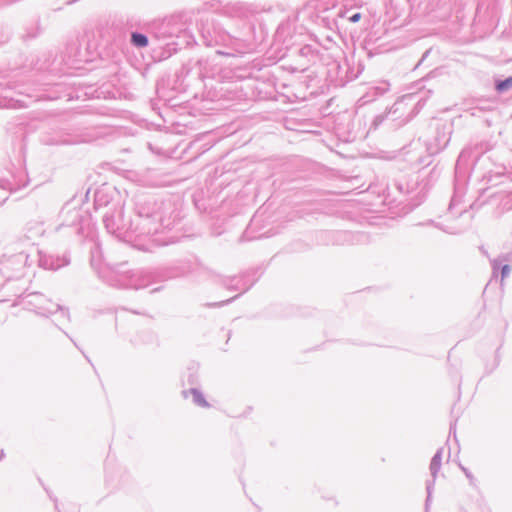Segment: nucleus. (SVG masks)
I'll use <instances>...</instances> for the list:
<instances>
[{
	"mask_svg": "<svg viewBox=\"0 0 512 512\" xmlns=\"http://www.w3.org/2000/svg\"><path fill=\"white\" fill-rule=\"evenodd\" d=\"M132 42L136 46L145 47L148 44V39L143 34L134 33L132 34Z\"/></svg>",
	"mask_w": 512,
	"mask_h": 512,
	"instance_id": "f257e3e1",
	"label": "nucleus"
},
{
	"mask_svg": "<svg viewBox=\"0 0 512 512\" xmlns=\"http://www.w3.org/2000/svg\"><path fill=\"white\" fill-rule=\"evenodd\" d=\"M191 393L193 395L195 403H197L198 405L203 406V407L208 406L206 400L203 398V396L198 391L192 390Z\"/></svg>",
	"mask_w": 512,
	"mask_h": 512,
	"instance_id": "f03ea898",
	"label": "nucleus"
},
{
	"mask_svg": "<svg viewBox=\"0 0 512 512\" xmlns=\"http://www.w3.org/2000/svg\"><path fill=\"white\" fill-rule=\"evenodd\" d=\"M511 86H512V77L498 83L497 90L502 92V91L509 89Z\"/></svg>",
	"mask_w": 512,
	"mask_h": 512,
	"instance_id": "7ed1b4c3",
	"label": "nucleus"
},
{
	"mask_svg": "<svg viewBox=\"0 0 512 512\" xmlns=\"http://www.w3.org/2000/svg\"><path fill=\"white\" fill-rule=\"evenodd\" d=\"M510 273V267L508 265H504L502 267V277L507 276Z\"/></svg>",
	"mask_w": 512,
	"mask_h": 512,
	"instance_id": "20e7f679",
	"label": "nucleus"
},
{
	"mask_svg": "<svg viewBox=\"0 0 512 512\" xmlns=\"http://www.w3.org/2000/svg\"><path fill=\"white\" fill-rule=\"evenodd\" d=\"M360 18H361V14H360V13H356V14H354V15L350 18V21L355 23V22H358V21L360 20Z\"/></svg>",
	"mask_w": 512,
	"mask_h": 512,
	"instance_id": "39448f33",
	"label": "nucleus"
}]
</instances>
